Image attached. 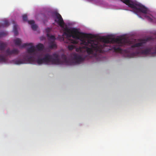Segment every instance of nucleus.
Returning a JSON list of instances; mask_svg holds the SVG:
<instances>
[{
	"instance_id": "f257e3e1",
	"label": "nucleus",
	"mask_w": 156,
	"mask_h": 156,
	"mask_svg": "<svg viewBox=\"0 0 156 156\" xmlns=\"http://www.w3.org/2000/svg\"><path fill=\"white\" fill-rule=\"evenodd\" d=\"M65 33L67 37L70 38L72 37L75 40L67 39L66 43H71L73 44H83L85 46L80 47L79 49L81 51L82 49H85L88 55L94 54L97 55L98 53H102L106 51L105 48L109 44H114L117 46H114L113 49L116 52H121L122 50L120 46H124L126 43L127 40L125 38L120 37L112 38L111 36L103 37L100 38L102 42H99L97 40H93L94 36L91 34H87L80 32L78 30L75 28L72 29L66 28ZM79 49H76L78 51Z\"/></svg>"
},
{
	"instance_id": "f03ea898",
	"label": "nucleus",
	"mask_w": 156,
	"mask_h": 156,
	"mask_svg": "<svg viewBox=\"0 0 156 156\" xmlns=\"http://www.w3.org/2000/svg\"><path fill=\"white\" fill-rule=\"evenodd\" d=\"M30 46V47L33 46V44L32 43V45ZM34 47L35 50L37 51L39 55L38 56H36L35 57V62H36L38 65L42 64H59L60 63V61L59 59V56L58 55L55 53L53 54L52 55L47 54L45 55L44 58H40L41 56V54L39 51L43 50L44 47L43 44L39 43L35 46H34Z\"/></svg>"
},
{
	"instance_id": "7ed1b4c3",
	"label": "nucleus",
	"mask_w": 156,
	"mask_h": 156,
	"mask_svg": "<svg viewBox=\"0 0 156 156\" xmlns=\"http://www.w3.org/2000/svg\"><path fill=\"white\" fill-rule=\"evenodd\" d=\"M123 2L125 4L129 7L132 8L133 12L137 14L141 12L145 14V17L147 20L151 22H153L155 20V18L152 15H147V14L148 12V9L145 6L140 3L137 2H134L131 0H120Z\"/></svg>"
},
{
	"instance_id": "20e7f679",
	"label": "nucleus",
	"mask_w": 156,
	"mask_h": 156,
	"mask_svg": "<svg viewBox=\"0 0 156 156\" xmlns=\"http://www.w3.org/2000/svg\"><path fill=\"white\" fill-rule=\"evenodd\" d=\"M27 53L23 56V59H16L12 60V62L16 65L30 63L33 64L35 63V56L39 55L38 52L34 48V47L32 46L27 48Z\"/></svg>"
},
{
	"instance_id": "39448f33",
	"label": "nucleus",
	"mask_w": 156,
	"mask_h": 156,
	"mask_svg": "<svg viewBox=\"0 0 156 156\" xmlns=\"http://www.w3.org/2000/svg\"><path fill=\"white\" fill-rule=\"evenodd\" d=\"M155 47L154 48H147L144 50H142L141 51H137L135 52H133L131 53H128V57L133 58L136 56H138L140 53L145 55H147L149 54H151L152 55H154L156 54L154 53L155 51Z\"/></svg>"
},
{
	"instance_id": "423d86ee",
	"label": "nucleus",
	"mask_w": 156,
	"mask_h": 156,
	"mask_svg": "<svg viewBox=\"0 0 156 156\" xmlns=\"http://www.w3.org/2000/svg\"><path fill=\"white\" fill-rule=\"evenodd\" d=\"M72 56L73 57V61L76 64H80L84 60V58H82L80 55L76 53L73 54Z\"/></svg>"
},
{
	"instance_id": "0eeeda50",
	"label": "nucleus",
	"mask_w": 156,
	"mask_h": 156,
	"mask_svg": "<svg viewBox=\"0 0 156 156\" xmlns=\"http://www.w3.org/2000/svg\"><path fill=\"white\" fill-rule=\"evenodd\" d=\"M55 15L56 19H55V21L61 27H64L65 23L61 16L58 13H56Z\"/></svg>"
},
{
	"instance_id": "6e6552de",
	"label": "nucleus",
	"mask_w": 156,
	"mask_h": 156,
	"mask_svg": "<svg viewBox=\"0 0 156 156\" xmlns=\"http://www.w3.org/2000/svg\"><path fill=\"white\" fill-rule=\"evenodd\" d=\"M14 42L16 45L20 46L21 48H24L26 46H31L32 45V43H24L22 45L21 43L22 41L20 39V38H16L14 40Z\"/></svg>"
},
{
	"instance_id": "1a4fd4ad",
	"label": "nucleus",
	"mask_w": 156,
	"mask_h": 156,
	"mask_svg": "<svg viewBox=\"0 0 156 156\" xmlns=\"http://www.w3.org/2000/svg\"><path fill=\"white\" fill-rule=\"evenodd\" d=\"M150 38H147L146 40H142L141 42L139 43H136L132 45L130 47V50H133L135 48H139L140 47L144 46V44L147 41L150 40Z\"/></svg>"
},
{
	"instance_id": "9d476101",
	"label": "nucleus",
	"mask_w": 156,
	"mask_h": 156,
	"mask_svg": "<svg viewBox=\"0 0 156 156\" xmlns=\"http://www.w3.org/2000/svg\"><path fill=\"white\" fill-rule=\"evenodd\" d=\"M19 52V51L16 49H14L11 50L9 48H8L5 51V55L8 56L13 55H17Z\"/></svg>"
},
{
	"instance_id": "9b49d317",
	"label": "nucleus",
	"mask_w": 156,
	"mask_h": 156,
	"mask_svg": "<svg viewBox=\"0 0 156 156\" xmlns=\"http://www.w3.org/2000/svg\"><path fill=\"white\" fill-rule=\"evenodd\" d=\"M28 23L31 25V27L32 29L34 30L37 29V26L36 25L34 24V21L33 20H31L28 21Z\"/></svg>"
},
{
	"instance_id": "f8f14e48",
	"label": "nucleus",
	"mask_w": 156,
	"mask_h": 156,
	"mask_svg": "<svg viewBox=\"0 0 156 156\" xmlns=\"http://www.w3.org/2000/svg\"><path fill=\"white\" fill-rule=\"evenodd\" d=\"M7 44L6 42L0 41V50L3 51L7 47Z\"/></svg>"
},
{
	"instance_id": "ddd939ff",
	"label": "nucleus",
	"mask_w": 156,
	"mask_h": 156,
	"mask_svg": "<svg viewBox=\"0 0 156 156\" xmlns=\"http://www.w3.org/2000/svg\"><path fill=\"white\" fill-rule=\"evenodd\" d=\"M49 47L51 49L56 48L57 45L54 41H50L48 43Z\"/></svg>"
},
{
	"instance_id": "4468645a",
	"label": "nucleus",
	"mask_w": 156,
	"mask_h": 156,
	"mask_svg": "<svg viewBox=\"0 0 156 156\" xmlns=\"http://www.w3.org/2000/svg\"><path fill=\"white\" fill-rule=\"evenodd\" d=\"M9 25V22L6 20H5L4 21L3 23L1 25L0 24V27H8Z\"/></svg>"
},
{
	"instance_id": "2eb2a0df",
	"label": "nucleus",
	"mask_w": 156,
	"mask_h": 156,
	"mask_svg": "<svg viewBox=\"0 0 156 156\" xmlns=\"http://www.w3.org/2000/svg\"><path fill=\"white\" fill-rule=\"evenodd\" d=\"M6 60V59L5 55L0 54V62H5Z\"/></svg>"
},
{
	"instance_id": "dca6fc26",
	"label": "nucleus",
	"mask_w": 156,
	"mask_h": 156,
	"mask_svg": "<svg viewBox=\"0 0 156 156\" xmlns=\"http://www.w3.org/2000/svg\"><path fill=\"white\" fill-rule=\"evenodd\" d=\"M47 37H48L50 39L53 40V41H54L55 39V37L54 35H50L49 33H47Z\"/></svg>"
},
{
	"instance_id": "f3484780",
	"label": "nucleus",
	"mask_w": 156,
	"mask_h": 156,
	"mask_svg": "<svg viewBox=\"0 0 156 156\" xmlns=\"http://www.w3.org/2000/svg\"><path fill=\"white\" fill-rule=\"evenodd\" d=\"M62 56L65 62L68 64H69L70 62V63L71 65L72 64L71 62H70L71 61L70 60H68L66 57L65 55H63Z\"/></svg>"
},
{
	"instance_id": "a211bd4d",
	"label": "nucleus",
	"mask_w": 156,
	"mask_h": 156,
	"mask_svg": "<svg viewBox=\"0 0 156 156\" xmlns=\"http://www.w3.org/2000/svg\"><path fill=\"white\" fill-rule=\"evenodd\" d=\"M23 20V21H27V15L26 14H24L22 16Z\"/></svg>"
},
{
	"instance_id": "6ab92c4d",
	"label": "nucleus",
	"mask_w": 156,
	"mask_h": 156,
	"mask_svg": "<svg viewBox=\"0 0 156 156\" xmlns=\"http://www.w3.org/2000/svg\"><path fill=\"white\" fill-rule=\"evenodd\" d=\"M75 46L73 45H69L68 46V48L70 50H72L75 48Z\"/></svg>"
},
{
	"instance_id": "aec40b11",
	"label": "nucleus",
	"mask_w": 156,
	"mask_h": 156,
	"mask_svg": "<svg viewBox=\"0 0 156 156\" xmlns=\"http://www.w3.org/2000/svg\"><path fill=\"white\" fill-rule=\"evenodd\" d=\"M7 34V33H6L4 32H0V38L6 35Z\"/></svg>"
},
{
	"instance_id": "412c9836",
	"label": "nucleus",
	"mask_w": 156,
	"mask_h": 156,
	"mask_svg": "<svg viewBox=\"0 0 156 156\" xmlns=\"http://www.w3.org/2000/svg\"><path fill=\"white\" fill-rule=\"evenodd\" d=\"M51 30V29L50 28H48L46 29V31L48 33Z\"/></svg>"
},
{
	"instance_id": "4be33fe9",
	"label": "nucleus",
	"mask_w": 156,
	"mask_h": 156,
	"mask_svg": "<svg viewBox=\"0 0 156 156\" xmlns=\"http://www.w3.org/2000/svg\"><path fill=\"white\" fill-rule=\"evenodd\" d=\"M17 25L16 24H14L13 26V29H17Z\"/></svg>"
},
{
	"instance_id": "5701e85b",
	"label": "nucleus",
	"mask_w": 156,
	"mask_h": 156,
	"mask_svg": "<svg viewBox=\"0 0 156 156\" xmlns=\"http://www.w3.org/2000/svg\"><path fill=\"white\" fill-rule=\"evenodd\" d=\"M14 34L15 35H16L18 34V31H14Z\"/></svg>"
},
{
	"instance_id": "b1692460",
	"label": "nucleus",
	"mask_w": 156,
	"mask_h": 156,
	"mask_svg": "<svg viewBox=\"0 0 156 156\" xmlns=\"http://www.w3.org/2000/svg\"><path fill=\"white\" fill-rule=\"evenodd\" d=\"M13 31H17V29L16 28V29H13Z\"/></svg>"
},
{
	"instance_id": "393cba45",
	"label": "nucleus",
	"mask_w": 156,
	"mask_h": 156,
	"mask_svg": "<svg viewBox=\"0 0 156 156\" xmlns=\"http://www.w3.org/2000/svg\"><path fill=\"white\" fill-rule=\"evenodd\" d=\"M154 53L156 54V46H155V51L154 52Z\"/></svg>"
},
{
	"instance_id": "a878e982",
	"label": "nucleus",
	"mask_w": 156,
	"mask_h": 156,
	"mask_svg": "<svg viewBox=\"0 0 156 156\" xmlns=\"http://www.w3.org/2000/svg\"><path fill=\"white\" fill-rule=\"evenodd\" d=\"M13 23L14 24H15V21H13Z\"/></svg>"
},
{
	"instance_id": "bb28decb",
	"label": "nucleus",
	"mask_w": 156,
	"mask_h": 156,
	"mask_svg": "<svg viewBox=\"0 0 156 156\" xmlns=\"http://www.w3.org/2000/svg\"><path fill=\"white\" fill-rule=\"evenodd\" d=\"M109 49H108V48H107V50H109Z\"/></svg>"
}]
</instances>
